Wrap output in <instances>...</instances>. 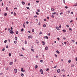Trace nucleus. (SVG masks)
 Returning a JSON list of instances; mask_svg holds the SVG:
<instances>
[{"label": "nucleus", "mask_w": 77, "mask_h": 77, "mask_svg": "<svg viewBox=\"0 0 77 77\" xmlns=\"http://www.w3.org/2000/svg\"><path fill=\"white\" fill-rule=\"evenodd\" d=\"M71 66L72 67H74V64H71Z\"/></svg>", "instance_id": "9b49d317"}, {"label": "nucleus", "mask_w": 77, "mask_h": 77, "mask_svg": "<svg viewBox=\"0 0 77 77\" xmlns=\"http://www.w3.org/2000/svg\"><path fill=\"white\" fill-rule=\"evenodd\" d=\"M22 4H23V5H25V2H22Z\"/></svg>", "instance_id": "2eb2a0df"}, {"label": "nucleus", "mask_w": 77, "mask_h": 77, "mask_svg": "<svg viewBox=\"0 0 77 77\" xmlns=\"http://www.w3.org/2000/svg\"><path fill=\"white\" fill-rule=\"evenodd\" d=\"M74 6H77V4H75V5H73Z\"/></svg>", "instance_id": "cd10ccee"}, {"label": "nucleus", "mask_w": 77, "mask_h": 77, "mask_svg": "<svg viewBox=\"0 0 77 77\" xmlns=\"http://www.w3.org/2000/svg\"><path fill=\"white\" fill-rule=\"evenodd\" d=\"M11 53H10L9 54V56H11Z\"/></svg>", "instance_id": "c756f323"}, {"label": "nucleus", "mask_w": 77, "mask_h": 77, "mask_svg": "<svg viewBox=\"0 0 77 77\" xmlns=\"http://www.w3.org/2000/svg\"><path fill=\"white\" fill-rule=\"evenodd\" d=\"M15 39H16V41H17V39H18V38L17 37H15Z\"/></svg>", "instance_id": "aec40b11"}, {"label": "nucleus", "mask_w": 77, "mask_h": 77, "mask_svg": "<svg viewBox=\"0 0 77 77\" xmlns=\"http://www.w3.org/2000/svg\"><path fill=\"white\" fill-rule=\"evenodd\" d=\"M44 20L45 21H47V19H44Z\"/></svg>", "instance_id": "7c9ffc66"}, {"label": "nucleus", "mask_w": 77, "mask_h": 77, "mask_svg": "<svg viewBox=\"0 0 77 77\" xmlns=\"http://www.w3.org/2000/svg\"><path fill=\"white\" fill-rule=\"evenodd\" d=\"M4 15L5 16H6V15H7V13H5L4 14Z\"/></svg>", "instance_id": "473e14b6"}, {"label": "nucleus", "mask_w": 77, "mask_h": 77, "mask_svg": "<svg viewBox=\"0 0 77 77\" xmlns=\"http://www.w3.org/2000/svg\"><path fill=\"white\" fill-rule=\"evenodd\" d=\"M75 60L76 61H77V57L75 58Z\"/></svg>", "instance_id": "6e6d98bb"}, {"label": "nucleus", "mask_w": 77, "mask_h": 77, "mask_svg": "<svg viewBox=\"0 0 77 77\" xmlns=\"http://www.w3.org/2000/svg\"><path fill=\"white\" fill-rule=\"evenodd\" d=\"M5 48H3L2 50V51H5Z\"/></svg>", "instance_id": "58836bf2"}, {"label": "nucleus", "mask_w": 77, "mask_h": 77, "mask_svg": "<svg viewBox=\"0 0 77 77\" xmlns=\"http://www.w3.org/2000/svg\"><path fill=\"white\" fill-rule=\"evenodd\" d=\"M51 17H52V18H54V16L52 15L51 16Z\"/></svg>", "instance_id": "3c124183"}, {"label": "nucleus", "mask_w": 77, "mask_h": 77, "mask_svg": "<svg viewBox=\"0 0 77 77\" xmlns=\"http://www.w3.org/2000/svg\"><path fill=\"white\" fill-rule=\"evenodd\" d=\"M26 8H27V9H30L29 7H26Z\"/></svg>", "instance_id": "e433bc0d"}, {"label": "nucleus", "mask_w": 77, "mask_h": 77, "mask_svg": "<svg viewBox=\"0 0 77 77\" xmlns=\"http://www.w3.org/2000/svg\"><path fill=\"white\" fill-rule=\"evenodd\" d=\"M62 14H63V13L61 12V13H60V15H62Z\"/></svg>", "instance_id": "13d9d810"}, {"label": "nucleus", "mask_w": 77, "mask_h": 77, "mask_svg": "<svg viewBox=\"0 0 77 77\" xmlns=\"http://www.w3.org/2000/svg\"><path fill=\"white\" fill-rule=\"evenodd\" d=\"M27 42L25 41V44H27Z\"/></svg>", "instance_id": "a18cd8bd"}, {"label": "nucleus", "mask_w": 77, "mask_h": 77, "mask_svg": "<svg viewBox=\"0 0 77 77\" xmlns=\"http://www.w3.org/2000/svg\"><path fill=\"white\" fill-rule=\"evenodd\" d=\"M3 5H4L3 3H2V6H3Z\"/></svg>", "instance_id": "69168bd1"}, {"label": "nucleus", "mask_w": 77, "mask_h": 77, "mask_svg": "<svg viewBox=\"0 0 77 77\" xmlns=\"http://www.w3.org/2000/svg\"><path fill=\"white\" fill-rule=\"evenodd\" d=\"M57 39L58 40H59L60 39V38H57Z\"/></svg>", "instance_id": "4d7b16f0"}, {"label": "nucleus", "mask_w": 77, "mask_h": 77, "mask_svg": "<svg viewBox=\"0 0 77 77\" xmlns=\"http://www.w3.org/2000/svg\"><path fill=\"white\" fill-rule=\"evenodd\" d=\"M34 29H32V32H34Z\"/></svg>", "instance_id": "2f4dec72"}, {"label": "nucleus", "mask_w": 77, "mask_h": 77, "mask_svg": "<svg viewBox=\"0 0 77 77\" xmlns=\"http://www.w3.org/2000/svg\"><path fill=\"white\" fill-rule=\"evenodd\" d=\"M31 50L32 51L34 52V49H33L32 48L31 49Z\"/></svg>", "instance_id": "4be33fe9"}, {"label": "nucleus", "mask_w": 77, "mask_h": 77, "mask_svg": "<svg viewBox=\"0 0 77 77\" xmlns=\"http://www.w3.org/2000/svg\"><path fill=\"white\" fill-rule=\"evenodd\" d=\"M49 71V69L48 68V69H46V71Z\"/></svg>", "instance_id": "49530a36"}, {"label": "nucleus", "mask_w": 77, "mask_h": 77, "mask_svg": "<svg viewBox=\"0 0 77 77\" xmlns=\"http://www.w3.org/2000/svg\"><path fill=\"white\" fill-rule=\"evenodd\" d=\"M63 32H64V33H65V32H66V30L65 29H63Z\"/></svg>", "instance_id": "6ab92c4d"}, {"label": "nucleus", "mask_w": 77, "mask_h": 77, "mask_svg": "<svg viewBox=\"0 0 77 77\" xmlns=\"http://www.w3.org/2000/svg\"><path fill=\"white\" fill-rule=\"evenodd\" d=\"M64 3L65 4V0H63Z\"/></svg>", "instance_id": "864d4df0"}, {"label": "nucleus", "mask_w": 77, "mask_h": 77, "mask_svg": "<svg viewBox=\"0 0 77 77\" xmlns=\"http://www.w3.org/2000/svg\"><path fill=\"white\" fill-rule=\"evenodd\" d=\"M34 17L35 18H36V17H37V16H35Z\"/></svg>", "instance_id": "0e129e2a"}, {"label": "nucleus", "mask_w": 77, "mask_h": 77, "mask_svg": "<svg viewBox=\"0 0 77 77\" xmlns=\"http://www.w3.org/2000/svg\"><path fill=\"white\" fill-rule=\"evenodd\" d=\"M21 76H22V77H24V74L22 73L21 74Z\"/></svg>", "instance_id": "f3484780"}, {"label": "nucleus", "mask_w": 77, "mask_h": 77, "mask_svg": "<svg viewBox=\"0 0 77 77\" xmlns=\"http://www.w3.org/2000/svg\"><path fill=\"white\" fill-rule=\"evenodd\" d=\"M66 27H69V25H66Z\"/></svg>", "instance_id": "680f3d73"}, {"label": "nucleus", "mask_w": 77, "mask_h": 77, "mask_svg": "<svg viewBox=\"0 0 77 77\" xmlns=\"http://www.w3.org/2000/svg\"><path fill=\"white\" fill-rule=\"evenodd\" d=\"M30 36V37L31 38H32L33 37V36L32 35H31Z\"/></svg>", "instance_id": "37998d69"}, {"label": "nucleus", "mask_w": 77, "mask_h": 77, "mask_svg": "<svg viewBox=\"0 0 77 77\" xmlns=\"http://www.w3.org/2000/svg\"><path fill=\"white\" fill-rule=\"evenodd\" d=\"M57 66H55L54 67V68H57Z\"/></svg>", "instance_id": "c03bdc74"}, {"label": "nucleus", "mask_w": 77, "mask_h": 77, "mask_svg": "<svg viewBox=\"0 0 77 77\" xmlns=\"http://www.w3.org/2000/svg\"><path fill=\"white\" fill-rule=\"evenodd\" d=\"M69 30H71V31H72V29L71 28H69Z\"/></svg>", "instance_id": "c9c22d12"}, {"label": "nucleus", "mask_w": 77, "mask_h": 77, "mask_svg": "<svg viewBox=\"0 0 77 77\" xmlns=\"http://www.w3.org/2000/svg\"><path fill=\"white\" fill-rule=\"evenodd\" d=\"M69 63H71V60H69L68 61Z\"/></svg>", "instance_id": "bb28decb"}, {"label": "nucleus", "mask_w": 77, "mask_h": 77, "mask_svg": "<svg viewBox=\"0 0 77 77\" xmlns=\"http://www.w3.org/2000/svg\"><path fill=\"white\" fill-rule=\"evenodd\" d=\"M72 21H73L72 20H71L70 21V23H72Z\"/></svg>", "instance_id": "e2e57ef3"}, {"label": "nucleus", "mask_w": 77, "mask_h": 77, "mask_svg": "<svg viewBox=\"0 0 77 77\" xmlns=\"http://www.w3.org/2000/svg\"><path fill=\"white\" fill-rule=\"evenodd\" d=\"M43 27H46V25L45 24H44L43 26Z\"/></svg>", "instance_id": "a211bd4d"}, {"label": "nucleus", "mask_w": 77, "mask_h": 77, "mask_svg": "<svg viewBox=\"0 0 77 77\" xmlns=\"http://www.w3.org/2000/svg\"><path fill=\"white\" fill-rule=\"evenodd\" d=\"M56 52L57 53H58V54H59V53H60L59 51H58V50Z\"/></svg>", "instance_id": "ddd939ff"}, {"label": "nucleus", "mask_w": 77, "mask_h": 77, "mask_svg": "<svg viewBox=\"0 0 77 77\" xmlns=\"http://www.w3.org/2000/svg\"><path fill=\"white\" fill-rule=\"evenodd\" d=\"M42 32H40L39 34H40V35H42Z\"/></svg>", "instance_id": "72a5a7b5"}, {"label": "nucleus", "mask_w": 77, "mask_h": 77, "mask_svg": "<svg viewBox=\"0 0 77 77\" xmlns=\"http://www.w3.org/2000/svg\"><path fill=\"white\" fill-rule=\"evenodd\" d=\"M55 10L54 9H53V8L51 9V11H54Z\"/></svg>", "instance_id": "4468645a"}, {"label": "nucleus", "mask_w": 77, "mask_h": 77, "mask_svg": "<svg viewBox=\"0 0 77 77\" xmlns=\"http://www.w3.org/2000/svg\"><path fill=\"white\" fill-rule=\"evenodd\" d=\"M8 7H6V10H7V11H8Z\"/></svg>", "instance_id": "5fc2aeb1"}, {"label": "nucleus", "mask_w": 77, "mask_h": 77, "mask_svg": "<svg viewBox=\"0 0 77 77\" xmlns=\"http://www.w3.org/2000/svg\"><path fill=\"white\" fill-rule=\"evenodd\" d=\"M57 72L58 73H59L60 72V69H58L57 70Z\"/></svg>", "instance_id": "423d86ee"}, {"label": "nucleus", "mask_w": 77, "mask_h": 77, "mask_svg": "<svg viewBox=\"0 0 77 77\" xmlns=\"http://www.w3.org/2000/svg\"><path fill=\"white\" fill-rule=\"evenodd\" d=\"M7 42V40H5L4 41V43H6Z\"/></svg>", "instance_id": "393cba45"}, {"label": "nucleus", "mask_w": 77, "mask_h": 77, "mask_svg": "<svg viewBox=\"0 0 77 77\" xmlns=\"http://www.w3.org/2000/svg\"><path fill=\"white\" fill-rule=\"evenodd\" d=\"M9 63H10V65H12V64H13V62H10Z\"/></svg>", "instance_id": "f8f14e48"}, {"label": "nucleus", "mask_w": 77, "mask_h": 77, "mask_svg": "<svg viewBox=\"0 0 77 77\" xmlns=\"http://www.w3.org/2000/svg\"><path fill=\"white\" fill-rule=\"evenodd\" d=\"M28 5H29V6H30V4L28 3Z\"/></svg>", "instance_id": "338daca9"}, {"label": "nucleus", "mask_w": 77, "mask_h": 77, "mask_svg": "<svg viewBox=\"0 0 77 77\" xmlns=\"http://www.w3.org/2000/svg\"><path fill=\"white\" fill-rule=\"evenodd\" d=\"M23 27H24V28H25V25H24V24H23Z\"/></svg>", "instance_id": "a19ab883"}, {"label": "nucleus", "mask_w": 77, "mask_h": 77, "mask_svg": "<svg viewBox=\"0 0 77 77\" xmlns=\"http://www.w3.org/2000/svg\"><path fill=\"white\" fill-rule=\"evenodd\" d=\"M12 29H13V28H12V27H11V30H12Z\"/></svg>", "instance_id": "052dcab7"}, {"label": "nucleus", "mask_w": 77, "mask_h": 77, "mask_svg": "<svg viewBox=\"0 0 77 77\" xmlns=\"http://www.w3.org/2000/svg\"><path fill=\"white\" fill-rule=\"evenodd\" d=\"M14 44H16L17 43V42L14 41Z\"/></svg>", "instance_id": "09e8293b"}, {"label": "nucleus", "mask_w": 77, "mask_h": 77, "mask_svg": "<svg viewBox=\"0 0 77 77\" xmlns=\"http://www.w3.org/2000/svg\"><path fill=\"white\" fill-rule=\"evenodd\" d=\"M48 47L46 46L45 48V50H48Z\"/></svg>", "instance_id": "39448f33"}, {"label": "nucleus", "mask_w": 77, "mask_h": 77, "mask_svg": "<svg viewBox=\"0 0 77 77\" xmlns=\"http://www.w3.org/2000/svg\"><path fill=\"white\" fill-rule=\"evenodd\" d=\"M14 71H15V73H17V69H14Z\"/></svg>", "instance_id": "20e7f679"}, {"label": "nucleus", "mask_w": 77, "mask_h": 77, "mask_svg": "<svg viewBox=\"0 0 77 77\" xmlns=\"http://www.w3.org/2000/svg\"><path fill=\"white\" fill-rule=\"evenodd\" d=\"M14 16H15L16 15V13H15L14 12Z\"/></svg>", "instance_id": "c85d7f7f"}, {"label": "nucleus", "mask_w": 77, "mask_h": 77, "mask_svg": "<svg viewBox=\"0 0 77 77\" xmlns=\"http://www.w3.org/2000/svg\"><path fill=\"white\" fill-rule=\"evenodd\" d=\"M40 72L42 74H43V70H42V69H40Z\"/></svg>", "instance_id": "f03ea898"}, {"label": "nucleus", "mask_w": 77, "mask_h": 77, "mask_svg": "<svg viewBox=\"0 0 77 77\" xmlns=\"http://www.w3.org/2000/svg\"><path fill=\"white\" fill-rule=\"evenodd\" d=\"M42 42L43 43V45H45V43L44 41H42Z\"/></svg>", "instance_id": "9d476101"}, {"label": "nucleus", "mask_w": 77, "mask_h": 77, "mask_svg": "<svg viewBox=\"0 0 77 77\" xmlns=\"http://www.w3.org/2000/svg\"><path fill=\"white\" fill-rule=\"evenodd\" d=\"M10 33H11V34H13V33H14V31L11 30L10 31Z\"/></svg>", "instance_id": "f257e3e1"}, {"label": "nucleus", "mask_w": 77, "mask_h": 77, "mask_svg": "<svg viewBox=\"0 0 77 77\" xmlns=\"http://www.w3.org/2000/svg\"><path fill=\"white\" fill-rule=\"evenodd\" d=\"M36 14L37 15H39V13L38 12H36Z\"/></svg>", "instance_id": "f704fd0d"}, {"label": "nucleus", "mask_w": 77, "mask_h": 77, "mask_svg": "<svg viewBox=\"0 0 77 77\" xmlns=\"http://www.w3.org/2000/svg\"><path fill=\"white\" fill-rule=\"evenodd\" d=\"M45 38L46 39H48V36H46L45 37Z\"/></svg>", "instance_id": "0eeeda50"}, {"label": "nucleus", "mask_w": 77, "mask_h": 77, "mask_svg": "<svg viewBox=\"0 0 77 77\" xmlns=\"http://www.w3.org/2000/svg\"><path fill=\"white\" fill-rule=\"evenodd\" d=\"M38 68V65H36L35 66V69H36V68Z\"/></svg>", "instance_id": "5701e85b"}, {"label": "nucleus", "mask_w": 77, "mask_h": 77, "mask_svg": "<svg viewBox=\"0 0 77 77\" xmlns=\"http://www.w3.org/2000/svg\"><path fill=\"white\" fill-rule=\"evenodd\" d=\"M40 61L41 62V63H43V60H40Z\"/></svg>", "instance_id": "b1692460"}, {"label": "nucleus", "mask_w": 77, "mask_h": 77, "mask_svg": "<svg viewBox=\"0 0 77 77\" xmlns=\"http://www.w3.org/2000/svg\"><path fill=\"white\" fill-rule=\"evenodd\" d=\"M56 14V13L54 12V13H52V15H55Z\"/></svg>", "instance_id": "dca6fc26"}, {"label": "nucleus", "mask_w": 77, "mask_h": 77, "mask_svg": "<svg viewBox=\"0 0 77 77\" xmlns=\"http://www.w3.org/2000/svg\"><path fill=\"white\" fill-rule=\"evenodd\" d=\"M65 8H66V9H68V7H67V6H65Z\"/></svg>", "instance_id": "4c0bfd02"}, {"label": "nucleus", "mask_w": 77, "mask_h": 77, "mask_svg": "<svg viewBox=\"0 0 77 77\" xmlns=\"http://www.w3.org/2000/svg\"><path fill=\"white\" fill-rule=\"evenodd\" d=\"M36 42L37 43V44H39V41L38 40H36Z\"/></svg>", "instance_id": "6e6552de"}, {"label": "nucleus", "mask_w": 77, "mask_h": 77, "mask_svg": "<svg viewBox=\"0 0 77 77\" xmlns=\"http://www.w3.org/2000/svg\"><path fill=\"white\" fill-rule=\"evenodd\" d=\"M22 48L23 50V51H24V50H25V49H24V48Z\"/></svg>", "instance_id": "de8ad7c7"}, {"label": "nucleus", "mask_w": 77, "mask_h": 77, "mask_svg": "<svg viewBox=\"0 0 77 77\" xmlns=\"http://www.w3.org/2000/svg\"><path fill=\"white\" fill-rule=\"evenodd\" d=\"M28 38L29 39H30V38H31L30 36H29Z\"/></svg>", "instance_id": "8fccbe9b"}, {"label": "nucleus", "mask_w": 77, "mask_h": 77, "mask_svg": "<svg viewBox=\"0 0 77 77\" xmlns=\"http://www.w3.org/2000/svg\"><path fill=\"white\" fill-rule=\"evenodd\" d=\"M24 31V29L23 28H22L21 29V32H23Z\"/></svg>", "instance_id": "a878e982"}, {"label": "nucleus", "mask_w": 77, "mask_h": 77, "mask_svg": "<svg viewBox=\"0 0 77 77\" xmlns=\"http://www.w3.org/2000/svg\"><path fill=\"white\" fill-rule=\"evenodd\" d=\"M8 31H9V30H10V28H8Z\"/></svg>", "instance_id": "774afa93"}, {"label": "nucleus", "mask_w": 77, "mask_h": 77, "mask_svg": "<svg viewBox=\"0 0 77 77\" xmlns=\"http://www.w3.org/2000/svg\"><path fill=\"white\" fill-rule=\"evenodd\" d=\"M72 42H75V41H74V40H72Z\"/></svg>", "instance_id": "bf43d9fd"}, {"label": "nucleus", "mask_w": 77, "mask_h": 77, "mask_svg": "<svg viewBox=\"0 0 77 77\" xmlns=\"http://www.w3.org/2000/svg\"><path fill=\"white\" fill-rule=\"evenodd\" d=\"M37 12H40V10H39V9H38L37 10Z\"/></svg>", "instance_id": "412c9836"}, {"label": "nucleus", "mask_w": 77, "mask_h": 77, "mask_svg": "<svg viewBox=\"0 0 77 77\" xmlns=\"http://www.w3.org/2000/svg\"><path fill=\"white\" fill-rule=\"evenodd\" d=\"M20 56H22L23 57V56H24V55H22V54H21L20 55Z\"/></svg>", "instance_id": "603ef678"}, {"label": "nucleus", "mask_w": 77, "mask_h": 77, "mask_svg": "<svg viewBox=\"0 0 77 77\" xmlns=\"http://www.w3.org/2000/svg\"><path fill=\"white\" fill-rule=\"evenodd\" d=\"M21 69V71H22V72H25V71H26V70H23V68H22Z\"/></svg>", "instance_id": "7ed1b4c3"}, {"label": "nucleus", "mask_w": 77, "mask_h": 77, "mask_svg": "<svg viewBox=\"0 0 77 77\" xmlns=\"http://www.w3.org/2000/svg\"><path fill=\"white\" fill-rule=\"evenodd\" d=\"M16 33L17 35V34H18V32L17 31V32Z\"/></svg>", "instance_id": "79ce46f5"}, {"label": "nucleus", "mask_w": 77, "mask_h": 77, "mask_svg": "<svg viewBox=\"0 0 77 77\" xmlns=\"http://www.w3.org/2000/svg\"><path fill=\"white\" fill-rule=\"evenodd\" d=\"M26 24H29V22L26 21Z\"/></svg>", "instance_id": "ea45409f"}, {"label": "nucleus", "mask_w": 77, "mask_h": 77, "mask_svg": "<svg viewBox=\"0 0 77 77\" xmlns=\"http://www.w3.org/2000/svg\"><path fill=\"white\" fill-rule=\"evenodd\" d=\"M56 29H57V30H60V29H59V28L57 26L56 27Z\"/></svg>", "instance_id": "1a4fd4ad"}]
</instances>
